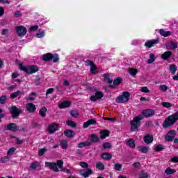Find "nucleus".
Here are the masks:
<instances>
[{"label": "nucleus", "instance_id": "obj_1", "mask_svg": "<svg viewBox=\"0 0 178 178\" xmlns=\"http://www.w3.org/2000/svg\"><path fill=\"white\" fill-rule=\"evenodd\" d=\"M178 120V111L173 113L172 115L168 116L163 122V127L164 129H168V127H170L173 126Z\"/></svg>", "mask_w": 178, "mask_h": 178}, {"label": "nucleus", "instance_id": "obj_2", "mask_svg": "<svg viewBox=\"0 0 178 178\" xmlns=\"http://www.w3.org/2000/svg\"><path fill=\"white\" fill-rule=\"evenodd\" d=\"M140 120H143V117L136 116L131 121V131H138V127L141 126Z\"/></svg>", "mask_w": 178, "mask_h": 178}, {"label": "nucleus", "instance_id": "obj_3", "mask_svg": "<svg viewBox=\"0 0 178 178\" xmlns=\"http://www.w3.org/2000/svg\"><path fill=\"white\" fill-rule=\"evenodd\" d=\"M19 69L22 70V72H25L28 74H33V73H37L38 70V67L37 65H29L28 67H24L23 64H19Z\"/></svg>", "mask_w": 178, "mask_h": 178}, {"label": "nucleus", "instance_id": "obj_4", "mask_svg": "<svg viewBox=\"0 0 178 178\" xmlns=\"http://www.w3.org/2000/svg\"><path fill=\"white\" fill-rule=\"evenodd\" d=\"M42 60L44 62H49L52 60L54 63L59 61V56L57 54H52L51 53L45 54L42 56Z\"/></svg>", "mask_w": 178, "mask_h": 178}, {"label": "nucleus", "instance_id": "obj_5", "mask_svg": "<svg viewBox=\"0 0 178 178\" xmlns=\"http://www.w3.org/2000/svg\"><path fill=\"white\" fill-rule=\"evenodd\" d=\"M129 99H130V92H123L122 95L118 96L115 101L117 104H124V102H129Z\"/></svg>", "mask_w": 178, "mask_h": 178}, {"label": "nucleus", "instance_id": "obj_6", "mask_svg": "<svg viewBox=\"0 0 178 178\" xmlns=\"http://www.w3.org/2000/svg\"><path fill=\"white\" fill-rule=\"evenodd\" d=\"M11 118L13 119H19L21 113H23L22 109L18 108L16 106H13L9 108Z\"/></svg>", "mask_w": 178, "mask_h": 178}, {"label": "nucleus", "instance_id": "obj_7", "mask_svg": "<svg viewBox=\"0 0 178 178\" xmlns=\"http://www.w3.org/2000/svg\"><path fill=\"white\" fill-rule=\"evenodd\" d=\"M4 130L16 133L19 130V126L16 123H10L4 127Z\"/></svg>", "mask_w": 178, "mask_h": 178}, {"label": "nucleus", "instance_id": "obj_8", "mask_svg": "<svg viewBox=\"0 0 178 178\" xmlns=\"http://www.w3.org/2000/svg\"><path fill=\"white\" fill-rule=\"evenodd\" d=\"M15 30L19 37H24L27 34V29L23 26H16Z\"/></svg>", "mask_w": 178, "mask_h": 178}, {"label": "nucleus", "instance_id": "obj_9", "mask_svg": "<svg viewBox=\"0 0 178 178\" xmlns=\"http://www.w3.org/2000/svg\"><path fill=\"white\" fill-rule=\"evenodd\" d=\"M45 167L49 168V169H51V170H53V172H59V169L58 168V166L56 165V163L46 161Z\"/></svg>", "mask_w": 178, "mask_h": 178}, {"label": "nucleus", "instance_id": "obj_10", "mask_svg": "<svg viewBox=\"0 0 178 178\" xmlns=\"http://www.w3.org/2000/svg\"><path fill=\"white\" fill-rule=\"evenodd\" d=\"M45 167L49 168V169H51V170H53V172H59V169L58 168V166L56 165V163L46 161Z\"/></svg>", "mask_w": 178, "mask_h": 178}, {"label": "nucleus", "instance_id": "obj_11", "mask_svg": "<svg viewBox=\"0 0 178 178\" xmlns=\"http://www.w3.org/2000/svg\"><path fill=\"white\" fill-rule=\"evenodd\" d=\"M155 115V110L153 109H146L142 111V115L144 118H151Z\"/></svg>", "mask_w": 178, "mask_h": 178}, {"label": "nucleus", "instance_id": "obj_12", "mask_svg": "<svg viewBox=\"0 0 178 178\" xmlns=\"http://www.w3.org/2000/svg\"><path fill=\"white\" fill-rule=\"evenodd\" d=\"M79 173L81 176H83V177L87 178L88 177V176H90V175H92L94 172H92L91 169L86 168V169L81 170Z\"/></svg>", "mask_w": 178, "mask_h": 178}, {"label": "nucleus", "instance_id": "obj_13", "mask_svg": "<svg viewBox=\"0 0 178 178\" xmlns=\"http://www.w3.org/2000/svg\"><path fill=\"white\" fill-rule=\"evenodd\" d=\"M175 136H176V131L170 130L165 136V141H173V138H175Z\"/></svg>", "mask_w": 178, "mask_h": 178}, {"label": "nucleus", "instance_id": "obj_14", "mask_svg": "<svg viewBox=\"0 0 178 178\" xmlns=\"http://www.w3.org/2000/svg\"><path fill=\"white\" fill-rule=\"evenodd\" d=\"M104 97V93L102 92H96L94 96L90 97V101L92 102H95L97 99H101Z\"/></svg>", "mask_w": 178, "mask_h": 178}, {"label": "nucleus", "instance_id": "obj_15", "mask_svg": "<svg viewBox=\"0 0 178 178\" xmlns=\"http://www.w3.org/2000/svg\"><path fill=\"white\" fill-rule=\"evenodd\" d=\"M58 130H59V124L52 123L49 126V132L50 134L58 131Z\"/></svg>", "mask_w": 178, "mask_h": 178}, {"label": "nucleus", "instance_id": "obj_16", "mask_svg": "<svg viewBox=\"0 0 178 178\" xmlns=\"http://www.w3.org/2000/svg\"><path fill=\"white\" fill-rule=\"evenodd\" d=\"M159 42V39L148 40L145 43V47H147V48H152L154 45H155L156 44H158Z\"/></svg>", "mask_w": 178, "mask_h": 178}, {"label": "nucleus", "instance_id": "obj_17", "mask_svg": "<svg viewBox=\"0 0 178 178\" xmlns=\"http://www.w3.org/2000/svg\"><path fill=\"white\" fill-rule=\"evenodd\" d=\"M26 111L29 112V113H34L35 111H37V108L35 107V105H34L33 103H28L26 105Z\"/></svg>", "mask_w": 178, "mask_h": 178}, {"label": "nucleus", "instance_id": "obj_18", "mask_svg": "<svg viewBox=\"0 0 178 178\" xmlns=\"http://www.w3.org/2000/svg\"><path fill=\"white\" fill-rule=\"evenodd\" d=\"M145 144H151L154 141V136L152 135H146L143 138Z\"/></svg>", "mask_w": 178, "mask_h": 178}, {"label": "nucleus", "instance_id": "obj_19", "mask_svg": "<svg viewBox=\"0 0 178 178\" xmlns=\"http://www.w3.org/2000/svg\"><path fill=\"white\" fill-rule=\"evenodd\" d=\"M101 140H105L106 137H109L110 132L108 130H103L99 132Z\"/></svg>", "mask_w": 178, "mask_h": 178}, {"label": "nucleus", "instance_id": "obj_20", "mask_svg": "<svg viewBox=\"0 0 178 178\" xmlns=\"http://www.w3.org/2000/svg\"><path fill=\"white\" fill-rule=\"evenodd\" d=\"M70 105H72V102L65 101V102H63L61 104H60L58 105V108H60V109H65V108H69V106H70Z\"/></svg>", "mask_w": 178, "mask_h": 178}, {"label": "nucleus", "instance_id": "obj_21", "mask_svg": "<svg viewBox=\"0 0 178 178\" xmlns=\"http://www.w3.org/2000/svg\"><path fill=\"white\" fill-rule=\"evenodd\" d=\"M64 136H65V137H67L68 138H72V137H74L75 134L74 131H73L72 130L66 129L64 131Z\"/></svg>", "mask_w": 178, "mask_h": 178}, {"label": "nucleus", "instance_id": "obj_22", "mask_svg": "<svg viewBox=\"0 0 178 178\" xmlns=\"http://www.w3.org/2000/svg\"><path fill=\"white\" fill-rule=\"evenodd\" d=\"M91 124H97V121L95 119L88 120L86 122L83 123V129H87V127L91 126Z\"/></svg>", "mask_w": 178, "mask_h": 178}, {"label": "nucleus", "instance_id": "obj_23", "mask_svg": "<svg viewBox=\"0 0 178 178\" xmlns=\"http://www.w3.org/2000/svg\"><path fill=\"white\" fill-rule=\"evenodd\" d=\"M123 81V79L120 77L116 78L115 79H114L113 81V85H110L109 87L110 88H115V86H119V84H120V83H122Z\"/></svg>", "mask_w": 178, "mask_h": 178}, {"label": "nucleus", "instance_id": "obj_24", "mask_svg": "<svg viewBox=\"0 0 178 178\" xmlns=\"http://www.w3.org/2000/svg\"><path fill=\"white\" fill-rule=\"evenodd\" d=\"M137 149L140 152H142L143 154H147V152L149 151V147L148 146H138L137 147Z\"/></svg>", "mask_w": 178, "mask_h": 178}, {"label": "nucleus", "instance_id": "obj_25", "mask_svg": "<svg viewBox=\"0 0 178 178\" xmlns=\"http://www.w3.org/2000/svg\"><path fill=\"white\" fill-rule=\"evenodd\" d=\"M171 56H172V51H168L164 52L161 55V58H163V60H168V59H169V58H170Z\"/></svg>", "mask_w": 178, "mask_h": 178}, {"label": "nucleus", "instance_id": "obj_26", "mask_svg": "<svg viewBox=\"0 0 178 178\" xmlns=\"http://www.w3.org/2000/svg\"><path fill=\"white\" fill-rule=\"evenodd\" d=\"M102 158L105 161H111L112 159V154L109 152H105L102 154Z\"/></svg>", "mask_w": 178, "mask_h": 178}, {"label": "nucleus", "instance_id": "obj_27", "mask_svg": "<svg viewBox=\"0 0 178 178\" xmlns=\"http://www.w3.org/2000/svg\"><path fill=\"white\" fill-rule=\"evenodd\" d=\"M90 138L91 143H98L100 140V138L97 134L90 135Z\"/></svg>", "mask_w": 178, "mask_h": 178}, {"label": "nucleus", "instance_id": "obj_28", "mask_svg": "<svg viewBox=\"0 0 178 178\" xmlns=\"http://www.w3.org/2000/svg\"><path fill=\"white\" fill-rule=\"evenodd\" d=\"M159 32L160 33L161 35H162L163 37H169V35H171L172 32L168 31H165V29H160L159 31Z\"/></svg>", "mask_w": 178, "mask_h": 178}, {"label": "nucleus", "instance_id": "obj_29", "mask_svg": "<svg viewBox=\"0 0 178 178\" xmlns=\"http://www.w3.org/2000/svg\"><path fill=\"white\" fill-rule=\"evenodd\" d=\"M91 145V142L86 141V142H81L78 144V148H83V147H88Z\"/></svg>", "mask_w": 178, "mask_h": 178}, {"label": "nucleus", "instance_id": "obj_30", "mask_svg": "<svg viewBox=\"0 0 178 178\" xmlns=\"http://www.w3.org/2000/svg\"><path fill=\"white\" fill-rule=\"evenodd\" d=\"M127 145L128 147H130V148L134 149L136 148V144L134 143V140L133 138H130L127 142Z\"/></svg>", "mask_w": 178, "mask_h": 178}, {"label": "nucleus", "instance_id": "obj_31", "mask_svg": "<svg viewBox=\"0 0 178 178\" xmlns=\"http://www.w3.org/2000/svg\"><path fill=\"white\" fill-rule=\"evenodd\" d=\"M168 45H171V47L167 46V49H176L177 48V43L172 41L169 42Z\"/></svg>", "mask_w": 178, "mask_h": 178}, {"label": "nucleus", "instance_id": "obj_32", "mask_svg": "<svg viewBox=\"0 0 178 178\" xmlns=\"http://www.w3.org/2000/svg\"><path fill=\"white\" fill-rule=\"evenodd\" d=\"M39 114L42 118H45V116H47V107H42L39 111Z\"/></svg>", "mask_w": 178, "mask_h": 178}, {"label": "nucleus", "instance_id": "obj_33", "mask_svg": "<svg viewBox=\"0 0 178 178\" xmlns=\"http://www.w3.org/2000/svg\"><path fill=\"white\" fill-rule=\"evenodd\" d=\"M104 81H106V83H108V84H112V82L113 81V80L109 78V74H104Z\"/></svg>", "mask_w": 178, "mask_h": 178}, {"label": "nucleus", "instance_id": "obj_34", "mask_svg": "<svg viewBox=\"0 0 178 178\" xmlns=\"http://www.w3.org/2000/svg\"><path fill=\"white\" fill-rule=\"evenodd\" d=\"M175 172L176 170L170 168V167L167 168L165 170V175H174Z\"/></svg>", "mask_w": 178, "mask_h": 178}, {"label": "nucleus", "instance_id": "obj_35", "mask_svg": "<svg viewBox=\"0 0 178 178\" xmlns=\"http://www.w3.org/2000/svg\"><path fill=\"white\" fill-rule=\"evenodd\" d=\"M70 113L72 118H79V116L80 115V113H79V111L72 110L70 111Z\"/></svg>", "mask_w": 178, "mask_h": 178}, {"label": "nucleus", "instance_id": "obj_36", "mask_svg": "<svg viewBox=\"0 0 178 178\" xmlns=\"http://www.w3.org/2000/svg\"><path fill=\"white\" fill-rule=\"evenodd\" d=\"M38 166H40V163H38V161H34L31 163L30 168L32 169L33 170H35V169H37Z\"/></svg>", "mask_w": 178, "mask_h": 178}, {"label": "nucleus", "instance_id": "obj_37", "mask_svg": "<svg viewBox=\"0 0 178 178\" xmlns=\"http://www.w3.org/2000/svg\"><path fill=\"white\" fill-rule=\"evenodd\" d=\"M155 59H156V58L155 57V55H154V54H150L149 59L147 60V63L149 64L154 63V62H155Z\"/></svg>", "mask_w": 178, "mask_h": 178}, {"label": "nucleus", "instance_id": "obj_38", "mask_svg": "<svg viewBox=\"0 0 178 178\" xmlns=\"http://www.w3.org/2000/svg\"><path fill=\"white\" fill-rule=\"evenodd\" d=\"M22 94V92L20 90H17V92H15L10 95L11 99H15V98H17L19 95Z\"/></svg>", "mask_w": 178, "mask_h": 178}, {"label": "nucleus", "instance_id": "obj_39", "mask_svg": "<svg viewBox=\"0 0 178 178\" xmlns=\"http://www.w3.org/2000/svg\"><path fill=\"white\" fill-rule=\"evenodd\" d=\"M7 102H8V96L3 95L0 97L1 105H3L4 104H6Z\"/></svg>", "mask_w": 178, "mask_h": 178}, {"label": "nucleus", "instance_id": "obj_40", "mask_svg": "<svg viewBox=\"0 0 178 178\" xmlns=\"http://www.w3.org/2000/svg\"><path fill=\"white\" fill-rule=\"evenodd\" d=\"M177 70V66H176V65H170V73H172V74H175V73H176Z\"/></svg>", "mask_w": 178, "mask_h": 178}, {"label": "nucleus", "instance_id": "obj_41", "mask_svg": "<svg viewBox=\"0 0 178 178\" xmlns=\"http://www.w3.org/2000/svg\"><path fill=\"white\" fill-rule=\"evenodd\" d=\"M60 145L63 149H67V147H68L67 141L61 140Z\"/></svg>", "mask_w": 178, "mask_h": 178}, {"label": "nucleus", "instance_id": "obj_42", "mask_svg": "<svg viewBox=\"0 0 178 178\" xmlns=\"http://www.w3.org/2000/svg\"><path fill=\"white\" fill-rule=\"evenodd\" d=\"M128 72L129 73V74H131V76H136V74H137V73H138V71H137V70L134 69V68H129L128 70Z\"/></svg>", "mask_w": 178, "mask_h": 178}, {"label": "nucleus", "instance_id": "obj_43", "mask_svg": "<svg viewBox=\"0 0 178 178\" xmlns=\"http://www.w3.org/2000/svg\"><path fill=\"white\" fill-rule=\"evenodd\" d=\"M67 125L70 126V127L76 128L77 127V124L72 120L66 121Z\"/></svg>", "mask_w": 178, "mask_h": 178}, {"label": "nucleus", "instance_id": "obj_44", "mask_svg": "<svg viewBox=\"0 0 178 178\" xmlns=\"http://www.w3.org/2000/svg\"><path fill=\"white\" fill-rule=\"evenodd\" d=\"M97 169H99V170H104L105 169V165H104V163L99 162L96 164Z\"/></svg>", "mask_w": 178, "mask_h": 178}, {"label": "nucleus", "instance_id": "obj_45", "mask_svg": "<svg viewBox=\"0 0 178 178\" xmlns=\"http://www.w3.org/2000/svg\"><path fill=\"white\" fill-rule=\"evenodd\" d=\"M90 73L92 74H97V66L95 65L94 64L90 67Z\"/></svg>", "mask_w": 178, "mask_h": 178}, {"label": "nucleus", "instance_id": "obj_46", "mask_svg": "<svg viewBox=\"0 0 178 178\" xmlns=\"http://www.w3.org/2000/svg\"><path fill=\"white\" fill-rule=\"evenodd\" d=\"M44 35H45V32H44V31H39L38 33H36V37H38V38H42Z\"/></svg>", "mask_w": 178, "mask_h": 178}, {"label": "nucleus", "instance_id": "obj_47", "mask_svg": "<svg viewBox=\"0 0 178 178\" xmlns=\"http://www.w3.org/2000/svg\"><path fill=\"white\" fill-rule=\"evenodd\" d=\"M161 105L163 108H172V104L169 102H162Z\"/></svg>", "mask_w": 178, "mask_h": 178}, {"label": "nucleus", "instance_id": "obj_48", "mask_svg": "<svg viewBox=\"0 0 178 178\" xmlns=\"http://www.w3.org/2000/svg\"><path fill=\"white\" fill-rule=\"evenodd\" d=\"M115 170H118V172H120L122 170V164L120 163H115L114 165Z\"/></svg>", "mask_w": 178, "mask_h": 178}, {"label": "nucleus", "instance_id": "obj_49", "mask_svg": "<svg viewBox=\"0 0 178 178\" xmlns=\"http://www.w3.org/2000/svg\"><path fill=\"white\" fill-rule=\"evenodd\" d=\"M79 165L81 166V168H83L84 169H88V163L84 161L80 162Z\"/></svg>", "mask_w": 178, "mask_h": 178}, {"label": "nucleus", "instance_id": "obj_50", "mask_svg": "<svg viewBox=\"0 0 178 178\" xmlns=\"http://www.w3.org/2000/svg\"><path fill=\"white\" fill-rule=\"evenodd\" d=\"M56 165L58 166V168H60V169H62L63 168V161H57Z\"/></svg>", "mask_w": 178, "mask_h": 178}, {"label": "nucleus", "instance_id": "obj_51", "mask_svg": "<svg viewBox=\"0 0 178 178\" xmlns=\"http://www.w3.org/2000/svg\"><path fill=\"white\" fill-rule=\"evenodd\" d=\"M46 152H47V149L45 148L40 149L38 152L39 156H42V155H44V154H45Z\"/></svg>", "mask_w": 178, "mask_h": 178}, {"label": "nucleus", "instance_id": "obj_52", "mask_svg": "<svg viewBox=\"0 0 178 178\" xmlns=\"http://www.w3.org/2000/svg\"><path fill=\"white\" fill-rule=\"evenodd\" d=\"M111 147H112V145L109 143H103V148H104V149H108Z\"/></svg>", "mask_w": 178, "mask_h": 178}, {"label": "nucleus", "instance_id": "obj_53", "mask_svg": "<svg viewBox=\"0 0 178 178\" xmlns=\"http://www.w3.org/2000/svg\"><path fill=\"white\" fill-rule=\"evenodd\" d=\"M8 161H9V157L8 156H6L4 157H2L1 159H0V162L1 163H5L6 162H8Z\"/></svg>", "mask_w": 178, "mask_h": 178}, {"label": "nucleus", "instance_id": "obj_54", "mask_svg": "<svg viewBox=\"0 0 178 178\" xmlns=\"http://www.w3.org/2000/svg\"><path fill=\"white\" fill-rule=\"evenodd\" d=\"M85 63H86V66H90V67H92V65H93V64H94V62H92V60H86V61H85Z\"/></svg>", "mask_w": 178, "mask_h": 178}, {"label": "nucleus", "instance_id": "obj_55", "mask_svg": "<svg viewBox=\"0 0 178 178\" xmlns=\"http://www.w3.org/2000/svg\"><path fill=\"white\" fill-rule=\"evenodd\" d=\"M16 151V148L15 147H11L8 149L7 155H13V152Z\"/></svg>", "mask_w": 178, "mask_h": 178}, {"label": "nucleus", "instance_id": "obj_56", "mask_svg": "<svg viewBox=\"0 0 178 178\" xmlns=\"http://www.w3.org/2000/svg\"><path fill=\"white\" fill-rule=\"evenodd\" d=\"M38 30V25L32 26L29 29V31H37Z\"/></svg>", "mask_w": 178, "mask_h": 178}, {"label": "nucleus", "instance_id": "obj_57", "mask_svg": "<svg viewBox=\"0 0 178 178\" xmlns=\"http://www.w3.org/2000/svg\"><path fill=\"white\" fill-rule=\"evenodd\" d=\"M163 146H162V145H158L156 147L155 151H156V152H159V151H162V149H163Z\"/></svg>", "mask_w": 178, "mask_h": 178}, {"label": "nucleus", "instance_id": "obj_58", "mask_svg": "<svg viewBox=\"0 0 178 178\" xmlns=\"http://www.w3.org/2000/svg\"><path fill=\"white\" fill-rule=\"evenodd\" d=\"M141 92H150L151 91L147 86H144L140 89Z\"/></svg>", "mask_w": 178, "mask_h": 178}, {"label": "nucleus", "instance_id": "obj_59", "mask_svg": "<svg viewBox=\"0 0 178 178\" xmlns=\"http://www.w3.org/2000/svg\"><path fill=\"white\" fill-rule=\"evenodd\" d=\"M60 172H65V173H67L68 175L72 174V172H70V170L67 169L66 168H63V167L60 169Z\"/></svg>", "mask_w": 178, "mask_h": 178}, {"label": "nucleus", "instance_id": "obj_60", "mask_svg": "<svg viewBox=\"0 0 178 178\" xmlns=\"http://www.w3.org/2000/svg\"><path fill=\"white\" fill-rule=\"evenodd\" d=\"M54 91H55V89H54V88H50L47 89V90L46 92V95L52 94V92H54Z\"/></svg>", "mask_w": 178, "mask_h": 178}, {"label": "nucleus", "instance_id": "obj_61", "mask_svg": "<svg viewBox=\"0 0 178 178\" xmlns=\"http://www.w3.org/2000/svg\"><path fill=\"white\" fill-rule=\"evenodd\" d=\"M24 143V140H20V139H19V138H16V144H17L18 145H20Z\"/></svg>", "mask_w": 178, "mask_h": 178}, {"label": "nucleus", "instance_id": "obj_62", "mask_svg": "<svg viewBox=\"0 0 178 178\" xmlns=\"http://www.w3.org/2000/svg\"><path fill=\"white\" fill-rule=\"evenodd\" d=\"M160 88L162 91H168V86L166 85H161Z\"/></svg>", "mask_w": 178, "mask_h": 178}, {"label": "nucleus", "instance_id": "obj_63", "mask_svg": "<svg viewBox=\"0 0 178 178\" xmlns=\"http://www.w3.org/2000/svg\"><path fill=\"white\" fill-rule=\"evenodd\" d=\"M14 15L15 17H20L22 13L20 11H16Z\"/></svg>", "mask_w": 178, "mask_h": 178}, {"label": "nucleus", "instance_id": "obj_64", "mask_svg": "<svg viewBox=\"0 0 178 178\" xmlns=\"http://www.w3.org/2000/svg\"><path fill=\"white\" fill-rule=\"evenodd\" d=\"M171 162H173V163H178V157L172 158Z\"/></svg>", "mask_w": 178, "mask_h": 178}]
</instances>
